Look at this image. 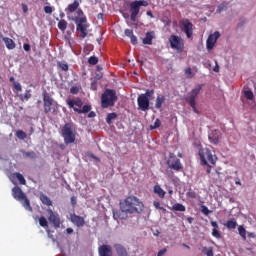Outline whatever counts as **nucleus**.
Instances as JSON below:
<instances>
[{"instance_id":"7c9ffc66","label":"nucleus","mask_w":256,"mask_h":256,"mask_svg":"<svg viewBox=\"0 0 256 256\" xmlns=\"http://www.w3.org/2000/svg\"><path fill=\"white\" fill-rule=\"evenodd\" d=\"M227 229H235L237 227V221L235 219L228 220L226 223Z\"/></svg>"},{"instance_id":"c9c22d12","label":"nucleus","mask_w":256,"mask_h":256,"mask_svg":"<svg viewBox=\"0 0 256 256\" xmlns=\"http://www.w3.org/2000/svg\"><path fill=\"white\" fill-rule=\"evenodd\" d=\"M16 137L21 140L27 139V133H25V131H23V130H18L16 132Z\"/></svg>"},{"instance_id":"de8ad7c7","label":"nucleus","mask_w":256,"mask_h":256,"mask_svg":"<svg viewBox=\"0 0 256 256\" xmlns=\"http://www.w3.org/2000/svg\"><path fill=\"white\" fill-rule=\"evenodd\" d=\"M70 93H72V95H77V93H79V87L77 86H72L70 88Z\"/></svg>"},{"instance_id":"603ef678","label":"nucleus","mask_w":256,"mask_h":256,"mask_svg":"<svg viewBox=\"0 0 256 256\" xmlns=\"http://www.w3.org/2000/svg\"><path fill=\"white\" fill-rule=\"evenodd\" d=\"M125 35H126V37H132V35H133V30H131V29H126L125 30Z\"/></svg>"},{"instance_id":"49530a36","label":"nucleus","mask_w":256,"mask_h":256,"mask_svg":"<svg viewBox=\"0 0 256 256\" xmlns=\"http://www.w3.org/2000/svg\"><path fill=\"white\" fill-rule=\"evenodd\" d=\"M44 13H46L47 15H51V13H53V7L45 6L44 7Z\"/></svg>"},{"instance_id":"79ce46f5","label":"nucleus","mask_w":256,"mask_h":256,"mask_svg":"<svg viewBox=\"0 0 256 256\" xmlns=\"http://www.w3.org/2000/svg\"><path fill=\"white\" fill-rule=\"evenodd\" d=\"M212 236L215 237L216 239H221V233L217 228H214L212 230Z\"/></svg>"},{"instance_id":"412c9836","label":"nucleus","mask_w":256,"mask_h":256,"mask_svg":"<svg viewBox=\"0 0 256 256\" xmlns=\"http://www.w3.org/2000/svg\"><path fill=\"white\" fill-rule=\"evenodd\" d=\"M40 201L43 203V205H46L47 207H51L53 205V201H51V198H49L47 194L41 193Z\"/></svg>"},{"instance_id":"72a5a7b5","label":"nucleus","mask_w":256,"mask_h":256,"mask_svg":"<svg viewBox=\"0 0 256 256\" xmlns=\"http://www.w3.org/2000/svg\"><path fill=\"white\" fill-rule=\"evenodd\" d=\"M39 225L40 227H49V222L47 221V218H45L44 216H41L39 218Z\"/></svg>"},{"instance_id":"2eb2a0df","label":"nucleus","mask_w":256,"mask_h":256,"mask_svg":"<svg viewBox=\"0 0 256 256\" xmlns=\"http://www.w3.org/2000/svg\"><path fill=\"white\" fill-rule=\"evenodd\" d=\"M219 37H221V34L218 31L209 35L208 39L206 40V47L208 51H211V49L215 47V43H217V39H219Z\"/></svg>"},{"instance_id":"a19ab883","label":"nucleus","mask_w":256,"mask_h":256,"mask_svg":"<svg viewBox=\"0 0 256 256\" xmlns=\"http://www.w3.org/2000/svg\"><path fill=\"white\" fill-rule=\"evenodd\" d=\"M184 73L188 77V79H193V77L195 76V74H193V71L191 70V68H186L184 70Z\"/></svg>"},{"instance_id":"a878e982","label":"nucleus","mask_w":256,"mask_h":256,"mask_svg":"<svg viewBox=\"0 0 256 256\" xmlns=\"http://www.w3.org/2000/svg\"><path fill=\"white\" fill-rule=\"evenodd\" d=\"M74 111L79 115L82 113H89L91 111V105H84L81 109L74 108Z\"/></svg>"},{"instance_id":"a211bd4d","label":"nucleus","mask_w":256,"mask_h":256,"mask_svg":"<svg viewBox=\"0 0 256 256\" xmlns=\"http://www.w3.org/2000/svg\"><path fill=\"white\" fill-rule=\"evenodd\" d=\"M67 105L70 109H73V111H75V109H82L83 107V101H81V99H77V100H67Z\"/></svg>"},{"instance_id":"ea45409f","label":"nucleus","mask_w":256,"mask_h":256,"mask_svg":"<svg viewBox=\"0 0 256 256\" xmlns=\"http://www.w3.org/2000/svg\"><path fill=\"white\" fill-rule=\"evenodd\" d=\"M227 3H222L217 8V13H223V11H227Z\"/></svg>"},{"instance_id":"f8f14e48","label":"nucleus","mask_w":256,"mask_h":256,"mask_svg":"<svg viewBox=\"0 0 256 256\" xmlns=\"http://www.w3.org/2000/svg\"><path fill=\"white\" fill-rule=\"evenodd\" d=\"M183 33H185L188 39L193 37V23L187 18H184L180 21Z\"/></svg>"},{"instance_id":"6e6d98bb","label":"nucleus","mask_w":256,"mask_h":256,"mask_svg":"<svg viewBox=\"0 0 256 256\" xmlns=\"http://www.w3.org/2000/svg\"><path fill=\"white\" fill-rule=\"evenodd\" d=\"M91 89H92V91H97V82L91 83Z\"/></svg>"},{"instance_id":"ddd939ff","label":"nucleus","mask_w":256,"mask_h":256,"mask_svg":"<svg viewBox=\"0 0 256 256\" xmlns=\"http://www.w3.org/2000/svg\"><path fill=\"white\" fill-rule=\"evenodd\" d=\"M48 221L53 225L54 229H59L61 227V217L53 212L50 208L47 209Z\"/></svg>"},{"instance_id":"f704fd0d","label":"nucleus","mask_w":256,"mask_h":256,"mask_svg":"<svg viewBox=\"0 0 256 256\" xmlns=\"http://www.w3.org/2000/svg\"><path fill=\"white\" fill-rule=\"evenodd\" d=\"M22 101H29L31 99V90H26L24 95H20Z\"/></svg>"},{"instance_id":"7ed1b4c3","label":"nucleus","mask_w":256,"mask_h":256,"mask_svg":"<svg viewBox=\"0 0 256 256\" xmlns=\"http://www.w3.org/2000/svg\"><path fill=\"white\" fill-rule=\"evenodd\" d=\"M12 197H14L16 201H19L26 211H30V213L33 212V207H31V201L27 199V195L23 193L21 187L15 186L12 189Z\"/></svg>"},{"instance_id":"2f4dec72","label":"nucleus","mask_w":256,"mask_h":256,"mask_svg":"<svg viewBox=\"0 0 256 256\" xmlns=\"http://www.w3.org/2000/svg\"><path fill=\"white\" fill-rule=\"evenodd\" d=\"M24 157H26L27 159H37V153H35L34 151H30V152H23Z\"/></svg>"},{"instance_id":"6e6552de","label":"nucleus","mask_w":256,"mask_h":256,"mask_svg":"<svg viewBox=\"0 0 256 256\" xmlns=\"http://www.w3.org/2000/svg\"><path fill=\"white\" fill-rule=\"evenodd\" d=\"M42 97L44 102V113H46V115L49 113H55V111H57V106L55 105V101L51 95H49L47 91H44L42 93Z\"/></svg>"},{"instance_id":"393cba45","label":"nucleus","mask_w":256,"mask_h":256,"mask_svg":"<svg viewBox=\"0 0 256 256\" xmlns=\"http://www.w3.org/2000/svg\"><path fill=\"white\" fill-rule=\"evenodd\" d=\"M144 45H153V32H147L145 38L143 39Z\"/></svg>"},{"instance_id":"bf43d9fd","label":"nucleus","mask_w":256,"mask_h":256,"mask_svg":"<svg viewBox=\"0 0 256 256\" xmlns=\"http://www.w3.org/2000/svg\"><path fill=\"white\" fill-rule=\"evenodd\" d=\"M71 204L72 205H77V198L75 196L71 197Z\"/></svg>"},{"instance_id":"4468645a","label":"nucleus","mask_w":256,"mask_h":256,"mask_svg":"<svg viewBox=\"0 0 256 256\" xmlns=\"http://www.w3.org/2000/svg\"><path fill=\"white\" fill-rule=\"evenodd\" d=\"M151 100L147 96L139 95L137 98L138 107L141 111H149V105Z\"/></svg>"},{"instance_id":"4c0bfd02","label":"nucleus","mask_w":256,"mask_h":256,"mask_svg":"<svg viewBox=\"0 0 256 256\" xmlns=\"http://www.w3.org/2000/svg\"><path fill=\"white\" fill-rule=\"evenodd\" d=\"M155 94V90H146L144 94H140L141 96H145L146 99H149L151 101V96Z\"/></svg>"},{"instance_id":"f03ea898","label":"nucleus","mask_w":256,"mask_h":256,"mask_svg":"<svg viewBox=\"0 0 256 256\" xmlns=\"http://www.w3.org/2000/svg\"><path fill=\"white\" fill-rule=\"evenodd\" d=\"M80 2L79 0H74L73 3L69 4L67 8L65 9V12L67 15L69 13H77V16H68L69 21H74L76 23V31L80 32V39H85L88 35V25L87 23V17H85V14L83 13V10L79 8Z\"/></svg>"},{"instance_id":"cd10ccee","label":"nucleus","mask_w":256,"mask_h":256,"mask_svg":"<svg viewBox=\"0 0 256 256\" xmlns=\"http://www.w3.org/2000/svg\"><path fill=\"white\" fill-rule=\"evenodd\" d=\"M113 119H117V113L112 112L109 113L106 117V123H108V125H111V123H113Z\"/></svg>"},{"instance_id":"13d9d810","label":"nucleus","mask_w":256,"mask_h":256,"mask_svg":"<svg viewBox=\"0 0 256 256\" xmlns=\"http://www.w3.org/2000/svg\"><path fill=\"white\" fill-rule=\"evenodd\" d=\"M211 225L214 227V229H219V224H217L216 221H211Z\"/></svg>"},{"instance_id":"c756f323","label":"nucleus","mask_w":256,"mask_h":256,"mask_svg":"<svg viewBox=\"0 0 256 256\" xmlns=\"http://www.w3.org/2000/svg\"><path fill=\"white\" fill-rule=\"evenodd\" d=\"M239 235L242 237L244 241H247V230L243 226L238 227Z\"/></svg>"},{"instance_id":"680f3d73","label":"nucleus","mask_w":256,"mask_h":256,"mask_svg":"<svg viewBox=\"0 0 256 256\" xmlns=\"http://www.w3.org/2000/svg\"><path fill=\"white\" fill-rule=\"evenodd\" d=\"M93 117H96L95 112H93V111L89 112V113H88V118H89V119H93Z\"/></svg>"},{"instance_id":"f3484780","label":"nucleus","mask_w":256,"mask_h":256,"mask_svg":"<svg viewBox=\"0 0 256 256\" xmlns=\"http://www.w3.org/2000/svg\"><path fill=\"white\" fill-rule=\"evenodd\" d=\"M70 220L76 227H85V218L77 214H70Z\"/></svg>"},{"instance_id":"9b49d317","label":"nucleus","mask_w":256,"mask_h":256,"mask_svg":"<svg viewBox=\"0 0 256 256\" xmlns=\"http://www.w3.org/2000/svg\"><path fill=\"white\" fill-rule=\"evenodd\" d=\"M169 43L171 49H175L176 51H179V53L183 52V49H185V42L183 41V38L177 35H171Z\"/></svg>"},{"instance_id":"e433bc0d","label":"nucleus","mask_w":256,"mask_h":256,"mask_svg":"<svg viewBox=\"0 0 256 256\" xmlns=\"http://www.w3.org/2000/svg\"><path fill=\"white\" fill-rule=\"evenodd\" d=\"M88 63L89 65H97L99 63V58H97V56H91L88 59Z\"/></svg>"},{"instance_id":"e2e57ef3","label":"nucleus","mask_w":256,"mask_h":256,"mask_svg":"<svg viewBox=\"0 0 256 256\" xmlns=\"http://www.w3.org/2000/svg\"><path fill=\"white\" fill-rule=\"evenodd\" d=\"M23 13H27L29 11V8L26 4H22Z\"/></svg>"},{"instance_id":"c03bdc74","label":"nucleus","mask_w":256,"mask_h":256,"mask_svg":"<svg viewBox=\"0 0 256 256\" xmlns=\"http://www.w3.org/2000/svg\"><path fill=\"white\" fill-rule=\"evenodd\" d=\"M153 205H154L155 209H159L160 211H166L165 208L161 207V203L158 201H154Z\"/></svg>"},{"instance_id":"774afa93","label":"nucleus","mask_w":256,"mask_h":256,"mask_svg":"<svg viewBox=\"0 0 256 256\" xmlns=\"http://www.w3.org/2000/svg\"><path fill=\"white\" fill-rule=\"evenodd\" d=\"M248 237H250V238L254 239V237H255V233H249V234H248Z\"/></svg>"},{"instance_id":"5701e85b","label":"nucleus","mask_w":256,"mask_h":256,"mask_svg":"<svg viewBox=\"0 0 256 256\" xmlns=\"http://www.w3.org/2000/svg\"><path fill=\"white\" fill-rule=\"evenodd\" d=\"M170 209L171 211H179L180 213H185L187 211L185 205L181 203H175Z\"/></svg>"},{"instance_id":"473e14b6","label":"nucleus","mask_w":256,"mask_h":256,"mask_svg":"<svg viewBox=\"0 0 256 256\" xmlns=\"http://www.w3.org/2000/svg\"><path fill=\"white\" fill-rule=\"evenodd\" d=\"M58 29H60V31H66V29H67V22L65 21V20H60L59 22H58Z\"/></svg>"},{"instance_id":"bb28decb","label":"nucleus","mask_w":256,"mask_h":256,"mask_svg":"<svg viewBox=\"0 0 256 256\" xmlns=\"http://www.w3.org/2000/svg\"><path fill=\"white\" fill-rule=\"evenodd\" d=\"M164 103H165V96H157L156 103H155V108L156 109H161V107H163Z\"/></svg>"},{"instance_id":"864d4df0","label":"nucleus","mask_w":256,"mask_h":256,"mask_svg":"<svg viewBox=\"0 0 256 256\" xmlns=\"http://www.w3.org/2000/svg\"><path fill=\"white\" fill-rule=\"evenodd\" d=\"M23 49H24V51L29 52V51H31V45L27 44V43H24L23 44Z\"/></svg>"},{"instance_id":"b1692460","label":"nucleus","mask_w":256,"mask_h":256,"mask_svg":"<svg viewBox=\"0 0 256 256\" xmlns=\"http://www.w3.org/2000/svg\"><path fill=\"white\" fill-rule=\"evenodd\" d=\"M3 41H4L7 49H9V50L15 49L16 45H15V41H13V39H11L9 37H4Z\"/></svg>"},{"instance_id":"a18cd8bd","label":"nucleus","mask_w":256,"mask_h":256,"mask_svg":"<svg viewBox=\"0 0 256 256\" xmlns=\"http://www.w3.org/2000/svg\"><path fill=\"white\" fill-rule=\"evenodd\" d=\"M13 87L16 91H23V87L19 82H14Z\"/></svg>"},{"instance_id":"052dcab7","label":"nucleus","mask_w":256,"mask_h":256,"mask_svg":"<svg viewBox=\"0 0 256 256\" xmlns=\"http://www.w3.org/2000/svg\"><path fill=\"white\" fill-rule=\"evenodd\" d=\"M207 169H206V173L209 175V174H211V169H212V167H211V165H209V163L207 162Z\"/></svg>"},{"instance_id":"1a4fd4ad","label":"nucleus","mask_w":256,"mask_h":256,"mask_svg":"<svg viewBox=\"0 0 256 256\" xmlns=\"http://www.w3.org/2000/svg\"><path fill=\"white\" fill-rule=\"evenodd\" d=\"M199 155L203 165H207L208 162L212 165H215V163H217V156L213 155V152H211L209 148H201L199 150Z\"/></svg>"},{"instance_id":"5fc2aeb1","label":"nucleus","mask_w":256,"mask_h":256,"mask_svg":"<svg viewBox=\"0 0 256 256\" xmlns=\"http://www.w3.org/2000/svg\"><path fill=\"white\" fill-rule=\"evenodd\" d=\"M165 253H167V248H163V249L159 250L157 256H163V255H165Z\"/></svg>"},{"instance_id":"0e129e2a","label":"nucleus","mask_w":256,"mask_h":256,"mask_svg":"<svg viewBox=\"0 0 256 256\" xmlns=\"http://www.w3.org/2000/svg\"><path fill=\"white\" fill-rule=\"evenodd\" d=\"M213 71H214L215 73H219V64H217V62H216V65H215L214 68H213Z\"/></svg>"},{"instance_id":"f257e3e1","label":"nucleus","mask_w":256,"mask_h":256,"mask_svg":"<svg viewBox=\"0 0 256 256\" xmlns=\"http://www.w3.org/2000/svg\"><path fill=\"white\" fill-rule=\"evenodd\" d=\"M119 205L120 210L113 213L114 219L125 220L129 215H141L145 211V204L137 196H127Z\"/></svg>"},{"instance_id":"37998d69","label":"nucleus","mask_w":256,"mask_h":256,"mask_svg":"<svg viewBox=\"0 0 256 256\" xmlns=\"http://www.w3.org/2000/svg\"><path fill=\"white\" fill-rule=\"evenodd\" d=\"M58 67L62 69V71H69V65L63 63V62H58Z\"/></svg>"},{"instance_id":"dca6fc26","label":"nucleus","mask_w":256,"mask_h":256,"mask_svg":"<svg viewBox=\"0 0 256 256\" xmlns=\"http://www.w3.org/2000/svg\"><path fill=\"white\" fill-rule=\"evenodd\" d=\"M99 256H113V248L111 245L103 244L98 248Z\"/></svg>"},{"instance_id":"3c124183","label":"nucleus","mask_w":256,"mask_h":256,"mask_svg":"<svg viewBox=\"0 0 256 256\" xmlns=\"http://www.w3.org/2000/svg\"><path fill=\"white\" fill-rule=\"evenodd\" d=\"M202 213L205 215H209V213H211L209 211V208L207 206H202Z\"/></svg>"},{"instance_id":"338daca9","label":"nucleus","mask_w":256,"mask_h":256,"mask_svg":"<svg viewBox=\"0 0 256 256\" xmlns=\"http://www.w3.org/2000/svg\"><path fill=\"white\" fill-rule=\"evenodd\" d=\"M66 233H67L68 235H71V233H73V228H67V229H66Z\"/></svg>"},{"instance_id":"58836bf2","label":"nucleus","mask_w":256,"mask_h":256,"mask_svg":"<svg viewBox=\"0 0 256 256\" xmlns=\"http://www.w3.org/2000/svg\"><path fill=\"white\" fill-rule=\"evenodd\" d=\"M244 95H245L246 99H248L249 101H253V98L255 97L253 95V91H251V90H246L244 92Z\"/></svg>"},{"instance_id":"69168bd1","label":"nucleus","mask_w":256,"mask_h":256,"mask_svg":"<svg viewBox=\"0 0 256 256\" xmlns=\"http://www.w3.org/2000/svg\"><path fill=\"white\" fill-rule=\"evenodd\" d=\"M146 15H147L148 17H151V19H153V17H155V16H153V12H151V11H147V12H146Z\"/></svg>"},{"instance_id":"8fccbe9b","label":"nucleus","mask_w":256,"mask_h":256,"mask_svg":"<svg viewBox=\"0 0 256 256\" xmlns=\"http://www.w3.org/2000/svg\"><path fill=\"white\" fill-rule=\"evenodd\" d=\"M130 41L132 43V45H137V36H135L134 34L130 37Z\"/></svg>"},{"instance_id":"20e7f679","label":"nucleus","mask_w":256,"mask_h":256,"mask_svg":"<svg viewBox=\"0 0 256 256\" xmlns=\"http://www.w3.org/2000/svg\"><path fill=\"white\" fill-rule=\"evenodd\" d=\"M117 102V93L115 90L106 89L101 95V107L102 109H109V107H115Z\"/></svg>"},{"instance_id":"09e8293b","label":"nucleus","mask_w":256,"mask_h":256,"mask_svg":"<svg viewBox=\"0 0 256 256\" xmlns=\"http://www.w3.org/2000/svg\"><path fill=\"white\" fill-rule=\"evenodd\" d=\"M159 127H161V120L156 119L154 125L152 126V129H159Z\"/></svg>"},{"instance_id":"423d86ee","label":"nucleus","mask_w":256,"mask_h":256,"mask_svg":"<svg viewBox=\"0 0 256 256\" xmlns=\"http://www.w3.org/2000/svg\"><path fill=\"white\" fill-rule=\"evenodd\" d=\"M62 137L64 139V143L66 145H71V143H75V126L72 123H66L62 127Z\"/></svg>"},{"instance_id":"c85d7f7f","label":"nucleus","mask_w":256,"mask_h":256,"mask_svg":"<svg viewBox=\"0 0 256 256\" xmlns=\"http://www.w3.org/2000/svg\"><path fill=\"white\" fill-rule=\"evenodd\" d=\"M13 176L16 177V179H18L20 185H25V183H27V181L25 180V177H23L21 173L16 172L13 174Z\"/></svg>"},{"instance_id":"9d476101","label":"nucleus","mask_w":256,"mask_h":256,"mask_svg":"<svg viewBox=\"0 0 256 256\" xmlns=\"http://www.w3.org/2000/svg\"><path fill=\"white\" fill-rule=\"evenodd\" d=\"M166 164L168 165V168L172 171H176L177 173L183 171V164L181 163V160L175 157V154L173 152L169 153V158Z\"/></svg>"},{"instance_id":"0eeeda50","label":"nucleus","mask_w":256,"mask_h":256,"mask_svg":"<svg viewBox=\"0 0 256 256\" xmlns=\"http://www.w3.org/2000/svg\"><path fill=\"white\" fill-rule=\"evenodd\" d=\"M141 7H149L147 0H135L130 3V20L137 21V15L141 11Z\"/></svg>"},{"instance_id":"6ab92c4d","label":"nucleus","mask_w":256,"mask_h":256,"mask_svg":"<svg viewBox=\"0 0 256 256\" xmlns=\"http://www.w3.org/2000/svg\"><path fill=\"white\" fill-rule=\"evenodd\" d=\"M208 139L210 143H213L214 145H219V139H221V133L217 130H213L209 134Z\"/></svg>"},{"instance_id":"39448f33","label":"nucleus","mask_w":256,"mask_h":256,"mask_svg":"<svg viewBox=\"0 0 256 256\" xmlns=\"http://www.w3.org/2000/svg\"><path fill=\"white\" fill-rule=\"evenodd\" d=\"M201 89L203 87L201 85L196 86L194 89H192L186 96L185 101L190 105L192 108V111L196 113V115H199V110L197 109V97L199 93H201Z\"/></svg>"},{"instance_id":"aec40b11","label":"nucleus","mask_w":256,"mask_h":256,"mask_svg":"<svg viewBox=\"0 0 256 256\" xmlns=\"http://www.w3.org/2000/svg\"><path fill=\"white\" fill-rule=\"evenodd\" d=\"M114 249L118 256H129V253H127V248L121 244H115Z\"/></svg>"},{"instance_id":"4d7b16f0","label":"nucleus","mask_w":256,"mask_h":256,"mask_svg":"<svg viewBox=\"0 0 256 256\" xmlns=\"http://www.w3.org/2000/svg\"><path fill=\"white\" fill-rule=\"evenodd\" d=\"M206 255H207V256H213V248H209V249L206 251Z\"/></svg>"},{"instance_id":"4be33fe9","label":"nucleus","mask_w":256,"mask_h":256,"mask_svg":"<svg viewBox=\"0 0 256 256\" xmlns=\"http://www.w3.org/2000/svg\"><path fill=\"white\" fill-rule=\"evenodd\" d=\"M154 193L160 197V199H165V195H167V192L163 190L159 185L154 186Z\"/></svg>"}]
</instances>
